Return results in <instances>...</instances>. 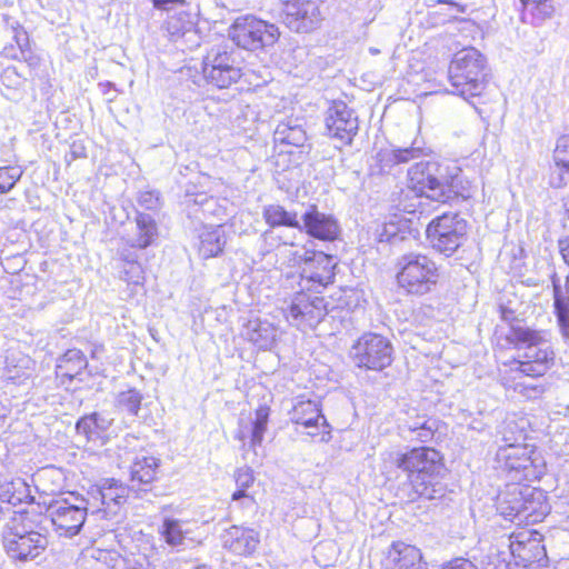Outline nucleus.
Wrapping results in <instances>:
<instances>
[{
	"label": "nucleus",
	"instance_id": "50",
	"mask_svg": "<svg viewBox=\"0 0 569 569\" xmlns=\"http://www.w3.org/2000/svg\"><path fill=\"white\" fill-rule=\"evenodd\" d=\"M121 273H122L121 278L124 281L132 282V283H139L140 279L142 278V276H141L142 269L138 262H133L128 266H124Z\"/></svg>",
	"mask_w": 569,
	"mask_h": 569
},
{
	"label": "nucleus",
	"instance_id": "11",
	"mask_svg": "<svg viewBox=\"0 0 569 569\" xmlns=\"http://www.w3.org/2000/svg\"><path fill=\"white\" fill-rule=\"evenodd\" d=\"M390 341L378 333H363L352 346L350 355L359 368L380 371L392 362Z\"/></svg>",
	"mask_w": 569,
	"mask_h": 569
},
{
	"label": "nucleus",
	"instance_id": "2",
	"mask_svg": "<svg viewBox=\"0 0 569 569\" xmlns=\"http://www.w3.org/2000/svg\"><path fill=\"white\" fill-rule=\"evenodd\" d=\"M497 333L499 339L503 338L508 345L517 349V370L525 376L541 377L553 366L555 351L547 331L512 325L509 330L500 329Z\"/></svg>",
	"mask_w": 569,
	"mask_h": 569
},
{
	"label": "nucleus",
	"instance_id": "56",
	"mask_svg": "<svg viewBox=\"0 0 569 569\" xmlns=\"http://www.w3.org/2000/svg\"><path fill=\"white\" fill-rule=\"evenodd\" d=\"M120 257L126 262L124 266H128V264L133 263V262H138L137 254L134 252L130 251V250H122L120 252Z\"/></svg>",
	"mask_w": 569,
	"mask_h": 569
},
{
	"label": "nucleus",
	"instance_id": "6",
	"mask_svg": "<svg viewBox=\"0 0 569 569\" xmlns=\"http://www.w3.org/2000/svg\"><path fill=\"white\" fill-rule=\"evenodd\" d=\"M533 455L535 451L527 446L510 443L499 447L496 460L513 480L535 481L545 473V462Z\"/></svg>",
	"mask_w": 569,
	"mask_h": 569
},
{
	"label": "nucleus",
	"instance_id": "55",
	"mask_svg": "<svg viewBox=\"0 0 569 569\" xmlns=\"http://www.w3.org/2000/svg\"><path fill=\"white\" fill-rule=\"evenodd\" d=\"M71 160L86 157V149L81 143L73 142L70 147Z\"/></svg>",
	"mask_w": 569,
	"mask_h": 569
},
{
	"label": "nucleus",
	"instance_id": "52",
	"mask_svg": "<svg viewBox=\"0 0 569 569\" xmlns=\"http://www.w3.org/2000/svg\"><path fill=\"white\" fill-rule=\"evenodd\" d=\"M188 201L192 202L194 206H199V207H204V206L214 203V199L212 197H208L204 193H199V194L192 196Z\"/></svg>",
	"mask_w": 569,
	"mask_h": 569
},
{
	"label": "nucleus",
	"instance_id": "7",
	"mask_svg": "<svg viewBox=\"0 0 569 569\" xmlns=\"http://www.w3.org/2000/svg\"><path fill=\"white\" fill-rule=\"evenodd\" d=\"M409 187L421 197L441 202L446 197L450 166L437 161H421L408 170Z\"/></svg>",
	"mask_w": 569,
	"mask_h": 569
},
{
	"label": "nucleus",
	"instance_id": "45",
	"mask_svg": "<svg viewBox=\"0 0 569 569\" xmlns=\"http://www.w3.org/2000/svg\"><path fill=\"white\" fill-rule=\"evenodd\" d=\"M520 2L525 8L530 7L541 19L550 18L555 10L550 0H520Z\"/></svg>",
	"mask_w": 569,
	"mask_h": 569
},
{
	"label": "nucleus",
	"instance_id": "1",
	"mask_svg": "<svg viewBox=\"0 0 569 569\" xmlns=\"http://www.w3.org/2000/svg\"><path fill=\"white\" fill-rule=\"evenodd\" d=\"M442 458L433 448H413L405 453H396L395 463L408 473L413 498L427 500L441 499L446 496L447 487L442 482L445 466Z\"/></svg>",
	"mask_w": 569,
	"mask_h": 569
},
{
	"label": "nucleus",
	"instance_id": "41",
	"mask_svg": "<svg viewBox=\"0 0 569 569\" xmlns=\"http://www.w3.org/2000/svg\"><path fill=\"white\" fill-rule=\"evenodd\" d=\"M234 479L238 490L233 492L232 500L246 499L251 502L252 499L246 493V489L253 483L254 477L252 470L249 467L239 468L234 473Z\"/></svg>",
	"mask_w": 569,
	"mask_h": 569
},
{
	"label": "nucleus",
	"instance_id": "47",
	"mask_svg": "<svg viewBox=\"0 0 569 569\" xmlns=\"http://www.w3.org/2000/svg\"><path fill=\"white\" fill-rule=\"evenodd\" d=\"M377 161L380 166L381 171H390L395 166H397V154L395 152V148L381 149L377 153Z\"/></svg>",
	"mask_w": 569,
	"mask_h": 569
},
{
	"label": "nucleus",
	"instance_id": "44",
	"mask_svg": "<svg viewBox=\"0 0 569 569\" xmlns=\"http://www.w3.org/2000/svg\"><path fill=\"white\" fill-rule=\"evenodd\" d=\"M553 160L556 166L565 168L569 174V136H562L557 140Z\"/></svg>",
	"mask_w": 569,
	"mask_h": 569
},
{
	"label": "nucleus",
	"instance_id": "33",
	"mask_svg": "<svg viewBox=\"0 0 569 569\" xmlns=\"http://www.w3.org/2000/svg\"><path fill=\"white\" fill-rule=\"evenodd\" d=\"M263 219L267 224L271 228L276 227H290L301 229V223L298 219V214L292 211L286 210L280 204H269L263 208L262 211Z\"/></svg>",
	"mask_w": 569,
	"mask_h": 569
},
{
	"label": "nucleus",
	"instance_id": "12",
	"mask_svg": "<svg viewBox=\"0 0 569 569\" xmlns=\"http://www.w3.org/2000/svg\"><path fill=\"white\" fill-rule=\"evenodd\" d=\"M327 315L325 298L312 292H297L284 316L287 321L299 330L313 329Z\"/></svg>",
	"mask_w": 569,
	"mask_h": 569
},
{
	"label": "nucleus",
	"instance_id": "9",
	"mask_svg": "<svg viewBox=\"0 0 569 569\" xmlns=\"http://www.w3.org/2000/svg\"><path fill=\"white\" fill-rule=\"evenodd\" d=\"M467 230V221L458 213H443L428 224L427 238L436 251L450 257L466 240Z\"/></svg>",
	"mask_w": 569,
	"mask_h": 569
},
{
	"label": "nucleus",
	"instance_id": "46",
	"mask_svg": "<svg viewBox=\"0 0 569 569\" xmlns=\"http://www.w3.org/2000/svg\"><path fill=\"white\" fill-rule=\"evenodd\" d=\"M515 391L519 392L528 399H536L545 392V387L541 383L535 382H517L513 387Z\"/></svg>",
	"mask_w": 569,
	"mask_h": 569
},
{
	"label": "nucleus",
	"instance_id": "26",
	"mask_svg": "<svg viewBox=\"0 0 569 569\" xmlns=\"http://www.w3.org/2000/svg\"><path fill=\"white\" fill-rule=\"evenodd\" d=\"M159 459L152 456H138L130 467L131 489L140 491L137 486L150 485L157 476ZM146 491V489H142Z\"/></svg>",
	"mask_w": 569,
	"mask_h": 569
},
{
	"label": "nucleus",
	"instance_id": "10",
	"mask_svg": "<svg viewBox=\"0 0 569 569\" xmlns=\"http://www.w3.org/2000/svg\"><path fill=\"white\" fill-rule=\"evenodd\" d=\"M88 502L83 497L72 496L52 501L47 513L59 536L71 538L78 535L87 518Z\"/></svg>",
	"mask_w": 569,
	"mask_h": 569
},
{
	"label": "nucleus",
	"instance_id": "5",
	"mask_svg": "<svg viewBox=\"0 0 569 569\" xmlns=\"http://www.w3.org/2000/svg\"><path fill=\"white\" fill-rule=\"evenodd\" d=\"M2 546L10 559L27 562L46 550L48 538L39 531L27 529L20 518H13L2 529Z\"/></svg>",
	"mask_w": 569,
	"mask_h": 569
},
{
	"label": "nucleus",
	"instance_id": "8",
	"mask_svg": "<svg viewBox=\"0 0 569 569\" xmlns=\"http://www.w3.org/2000/svg\"><path fill=\"white\" fill-rule=\"evenodd\" d=\"M279 29L273 23L247 14L238 17L229 29L230 39L239 47L256 51L272 46L279 38Z\"/></svg>",
	"mask_w": 569,
	"mask_h": 569
},
{
	"label": "nucleus",
	"instance_id": "34",
	"mask_svg": "<svg viewBox=\"0 0 569 569\" xmlns=\"http://www.w3.org/2000/svg\"><path fill=\"white\" fill-rule=\"evenodd\" d=\"M138 237L132 241L131 247L146 249L151 246L158 236L156 220L148 213L139 212L136 217Z\"/></svg>",
	"mask_w": 569,
	"mask_h": 569
},
{
	"label": "nucleus",
	"instance_id": "38",
	"mask_svg": "<svg viewBox=\"0 0 569 569\" xmlns=\"http://www.w3.org/2000/svg\"><path fill=\"white\" fill-rule=\"evenodd\" d=\"M403 428L413 433V439L427 442L433 437L437 429V420L425 416H417L415 419L408 420Z\"/></svg>",
	"mask_w": 569,
	"mask_h": 569
},
{
	"label": "nucleus",
	"instance_id": "30",
	"mask_svg": "<svg viewBox=\"0 0 569 569\" xmlns=\"http://www.w3.org/2000/svg\"><path fill=\"white\" fill-rule=\"evenodd\" d=\"M526 503L522 509V522L541 521L549 512V505L541 490L525 487Z\"/></svg>",
	"mask_w": 569,
	"mask_h": 569
},
{
	"label": "nucleus",
	"instance_id": "58",
	"mask_svg": "<svg viewBox=\"0 0 569 569\" xmlns=\"http://www.w3.org/2000/svg\"><path fill=\"white\" fill-rule=\"evenodd\" d=\"M557 167H558L560 170H562V171H563V172H560V176H563V173H566V174L568 176L567 178L569 179V174L567 173L566 169H565V168H562V167H559V166H557Z\"/></svg>",
	"mask_w": 569,
	"mask_h": 569
},
{
	"label": "nucleus",
	"instance_id": "16",
	"mask_svg": "<svg viewBox=\"0 0 569 569\" xmlns=\"http://www.w3.org/2000/svg\"><path fill=\"white\" fill-rule=\"evenodd\" d=\"M289 415L291 422L301 425L306 429H311L307 431L308 436L315 438L318 433L313 429L322 427L320 441H328L330 439V426L325 416L321 415L316 401L310 399H297Z\"/></svg>",
	"mask_w": 569,
	"mask_h": 569
},
{
	"label": "nucleus",
	"instance_id": "28",
	"mask_svg": "<svg viewBox=\"0 0 569 569\" xmlns=\"http://www.w3.org/2000/svg\"><path fill=\"white\" fill-rule=\"evenodd\" d=\"M273 140L279 144L302 147L307 141V132L300 119L288 118L278 123L273 132Z\"/></svg>",
	"mask_w": 569,
	"mask_h": 569
},
{
	"label": "nucleus",
	"instance_id": "13",
	"mask_svg": "<svg viewBox=\"0 0 569 569\" xmlns=\"http://www.w3.org/2000/svg\"><path fill=\"white\" fill-rule=\"evenodd\" d=\"M280 18L295 32H310L322 20L320 7L316 0H281Z\"/></svg>",
	"mask_w": 569,
	"mask_h": 569
},
{
	"label": "nucleus",
	"instance_id": "40",
	"mask_svg": "<svg viewBox=\"0 0 569 569\" xmlns=\"http://www.w3.org/2000/svg\"><path fill=\"white\" fill-rule=\"evenodd\" d=\"M268 419H269V408L260 406L256 410L254 420L252 422V428H251L250 446L252 448L261 445V442L263 440L264 432L267 430Z\"/></svg>",
	"mask_w": 569,
	"mask_h": 569
},
{
	"label": "nucleus",
	"instance_id": "29",
	"mask_svg": "<svg viewBox=\"0 0 569 569\" xmlns=\"http://www.w3.org/2000/svg\"><path fill=\"white\" fill-rule=\"evenodd\" d=\"M113 423V418L101 412H92L81 417L76 423L78 435L84 436L88 441L97 440Z\"/></svg>",
	"mask_w": 569,
	"mask_h": 569
},
{
	"label": "nucleus",
	"instance_id": "36",
	"mask_svg": "<svg viewBox=\"0 0 569 569\" xmlns=\"http://www.w3.org/2000/svg\"><path fill=\"white\" fill-rule=\"evenodd\" d=\"M31 500L28 485L22 479H16L4 485L0 492V501L11 506H18Z\"/></svg>",
	"mask_w": 569,
	"mask_h": 569
},
{
	"label": "nucleus",
	"instance_id": "53",
	"mask_svg": "<svg viewBox=\"0 0 569 569\" xmlns=\"http://www.w3.org/2000/svg\"><path fill=\"white\" fill-rule=\"evenodd\" d=\"M500 313H501L502 321L509 323L508 330L512 327V325H515V326L521 325L520 322L517 321L516 315L512 310H510L506 307H501Z\"/></svg>",
	"mask_w": 569,
	"mask_h": 569
},
{
	"label": "nucleus",
	"instance_id": "57",
	"mask_svg": "<svg viewBox=\"0 0 569 569\" xmlns=\"http://www.w3.org/2000/svg\"><path fill=\"white\" fill-rule=\"evenodd\" d=\"M16 39H17V43L21 50V53L24 54V50H23V47L28 43V37H27V33H23V34H17L16 36Z\"/></svg>",
	"mask_w": 569,
	"mask_h": 569
},
{
	"label": "nucleus",
	"instance_id": "43",
	"mask_svg": "<svg viewBox=\"0 0 569 569\" xmlns=\"http://www.w3.org/2000/svg\"><path fill=\"white\" fill-rule=\"evenodd\" d=\"M22 170L19 167H1L0 168V192L10 191L20 180Z\"/></svg>",
	"mask_w": 569,
	"mask_h": 569
},
{
	"label": "nucleus",
	"instance_id": "17",
	"mask_svg": "<svg viewBox=\"0 0 569 569\" xmlns=\"http://www.w3.org/2000/svg\"><path fill=\"white\" fill-rule=\"evenodd\" d=\"M158 532L169 547L178 551L201 541L188 520L164 517Z\"/></svg>",
	"mask_w": 569,
	"mask_h": 569
},
{
	"label": "nucleus",
	"instance_id": "49",
	"mask_svg": "<svg viewBox=\"0 0 569 569\" xmlns=\"http://www.w3.org/2000/svg\"><path fill=\"white\" fill-rule=\"evenodd\" d=\"M138 202L147 210H156L160 207L159 193L154 191L141 192Z\"/></svg>",
	"mask_w": 569,
	"mask_h": 569
},
{
	"label": "nucleus",
	"instance_id": "32",
	"mask_svg": "<svg viewBox=\"0 0 569 569\" xmlns=\"http://www.w3.org/2000/svg\"><path fill=\"white\" fill-rule=\"evenodd\" d=\"M163 30L172 41L184 37L191 40L197 37L196 22L192 16L184 11L170 16L163 24Z\"/></svg>",
	"mask_w": 569,
	"mask_h": 569
},
{
	"label": "nucleus",
	"instance_id": "22",
	"mask_svg": "<svg viewBox=\"0 0 569 569\" xmlns=\"http://www.w3.org/2000/svg\"><path fill=\"white\" fill-rule=\"evenodd\" d=\"M526 503L525 487L519 485L508 486L505 492L498 495L497 508L501 516L511 521L522 522V509Z\"/></svg>",
	"mask_w": 569,
	"mask_h": 569
},
{
	"label": "nucleus",
	"instance_id": "27",
	"mask_svg": "<svg viewBox=\"0 0 569 569\" xmlns=\"http://www.w3.org/2000/svg\"><path fill=\"white\" fill-rule=\"evenodd\" d=\"M553 289V306L560 331L565 337L569 335V283L566 281L565 290L556 272L551 274Z\"/></svg>",
	"mask_w": 569,
	"mask_h": 569
},
{
	"label": "nucleus",
	"instance_id": "42",
	"mask_svg": "<svg viewBox=\"0 0 569 569\" xmlns=\"http://www.w3.org/2000/svg\"><path fill=\"white\" fill-rule=\"evenodd\" d=\"M142 401V395L136 389L121 391L118 395L117 403L131 416H137Z\"/></svg>",
	"mask_w": 569,
	"mask_h": 569
},
{
	"label": "nucleus",
	"instance_id": "59",
	"mask_svg": "<svg viewBox=\"0 0 569 569\" xmlns=\"http://www.w3.org/2000/svg\"><path fill=\"white\" fill-rule=\"evenodd\" d=\"M370 52L372 54H378L380 51L378 49H375V48H370Z\"/></svg>",
	"mask_w": 569,
	"mask_h": 569
},
{
	"label": "nucleus",
	"instance_id": "20",
	"mask_svg": "<svg viewBox=\"0 0 569 569\" xmlns=\"http://www.w3.org/2000/svg\"><path fill=\"white\" fill-rule=\"evenodd\" d=\"M511 553L523 566L540 562L546 558V549L540 539L531 532H519L510 543Z\"/></svg>",
	"mask_w": 569,
	"mask_h": 569
},
{
	"label": "nucleus",
	"instance_id": "37",
	"mask_svg": "<svg viewBox=\"0 0 569 569\" xmlns=\"http://www.w3.org/2000/svg\"><path fill=\"white\" fill-rule=\"evenodd\" d=\"M203 78L206 81L217 88H229L236 83L242 76L241 69L234 63L226 68L204 71Z\"/></svg>",
	"mask_w": 569,
	"mask_h": 569
},
{
	"label": "nucleus",
	"instance_id": "23",
	"mask_svg": "<svg viewBox=\"0 0 569 569\" xmlns=\"http://www.w3.org/2000/svg\"><path fill=\"white\" fill-rule=\"evenodd\" d=\"M198 252L203 259L219 256L226 246L222 226H204L198 234Z\"/></svg>",
	"mask_w": 569,
	"mask_h": 569
},
{
	"label": "nucleus",
	"instance_id": "24",
	"mask_svg": "<svg viewBox=\"0 0 569 569\" xmlns=\"http://www.w3.org/2000/svg\"><path fill=\"white\" fill-rule=\"evenodd\" d=\"M130 490L132 489L116 479H106L99 489L101 502L106 507L104 513L116 515L120 506L126 503Z\"/></svg>",
	"mask_w": 569,
	"mask_h": 569
},
{
	"label": "nucleus",
	"instance_id": "51",
	"mask_svg": "<svg viewBox=\"0 0 569 569\" xmlns=\"http://www.w3.org/2000/svg\"><path fill=\"white\" fill-rule=\"evenodd\" d=\"M442 569H479L472 561L466 558H456L445 565Z\"/></svg>",
	"mask_w": 569,
	"mask_h": 569
},
{
	"label": "nucleus",
	"instance_id": "21",
	"mask_svg": "<svg viewBox=\"0 0 569 569\" xmlns=\"http://www.w3.org/2000/svg\"><path fill=\"white\" fill-rule=\"evenodd\" d=\"M221 542L223 548L231 552L246 556L256 550L259 543V537L253 529L231 526L221 535Z\"/></svg>",
	"mask_w": 569,
	"mask_h": 569
},
{
	"label": "nucleus",
	"instance_id": "39",
	"mask_svg": "<svg viewBox=\"0 0 569 569\" xmlns=\"http://www.w3.org/2000/svg\"><path fill=\"white\" fill-rule=\"evenodd\" d=\"M236 60L230 52L220 46L212 47L203 58L202 73L209 70L226 68L234 64Z\"/></svg>",
	"mask_w": 569,
	"mask_h": 569
},
{
	"label": "nucleus",
	"instance_id": "4",
	"mask_svg": "<svg viewBox=\"0 0 569 569\" xmlns=\"http://www.w3.org/2000/svg\"><path fill=\"white\" fill-rule=\"evenodd\" d=\"M397 268L398 284L411 295L422 296L430 292L440 277L436 262L418 252L401 256Z\"/></svg>",
	"mask_w": 569,
	"mask_h": 569
},
{
	"label": "nucleus",
	"instance_id": "31",
	"mask_svg": "<svg viewBox=\"0 0 569 569\" xmlns=\"http://www.w3.org/2000/svg\"><path fill=\"white\" fill-rule=\"evenodd\" d=\"M446 197L441 200L442 203L461 198L469 200L476 192V187L470 180L461 174V170L456 166H450V178H448Z\"/></svg>",
	"mask_w": 569,
	"mask_h": 569
},
{
	"label": "nucleus",
	"instance_id": "15",
	"mask_svg": "<svg viewBox=\"0 0 569 569\" xmlns=\"http://www.w3.org/2000/svg\"><path fill=\"white\" fill-rule=\"evenodd\" d=\"M325 123L328 136L339 140L343 146L351 144L359 130L358 116L343 101H335L328 108Z\"/></svg>",
	"mask_w": 569,
	"mask_h": 569
},
{
	"label": "nucleus",
	"instance_id": "19",
	"mask_svg": "<svg viewBox=\"0 0 569 569\" xmlns=\"http://www.w3.org/2000/svg\"><path fill=\"white\" fill-rule=\"evenodd\" d=\"M425 566L420 550L402 541L393 542L383 560L385 569H420Z\"/></svg>",
	"mask_w": 569,
	"mask_h": 569
},
{
	"label": "nucleus",
	"instance_id": "25",
	"mask_svg": "<svg viewBox=\"0 0 569 569\" xmlns=\"http://www.w3.org/2000/svg\"><path fill=\"white\" fill-rule=\"evenodd\" d=\"M277 328L268 320L250 319L244 328L246 338L259 349H270L277 337Z\"/></svg>",
	"mask_w": 569,
	"mask_h": 569
},
{
	"label": "nucleus",
	"instance_id": "3",
	"mask_svg": "<svg viewBox=\"0 0 569 569\" xmlns=\"http://www.w3.org/2000/svg\"><path fill=\"white\" fill-rule=\"evenodd\" d=\"M486 58L475 48L458 51L448 68L450 93L466 100L480 96L486 88Z\"/></svg>",
	"mask_w": 569,
	"mask_h": 569
},
{
	"label": "nucleus",
	"instance_id": "48",
	"mask_svg": "<svg viewBox=\"0 0 569 569\" xmlns=\"http://www.w3.org/2000/svg\"><path fill=\"white\" fill-rule=\"evenodd\" d=\"M397 154V163H407L410 160H415L421 157L422 149L419 147H407V148H395Z\"/></svg>",
	"mask_w": 569,
	"mask_h": 569
},
{
	"label": "nucleus",
	"instance_id": "14",
	"mask_svg": "<svg viewBox=\"0 0 569 569\" xmlns=\"http://www.w3.org/2000/svg\"><path fill=\"white\" fill-rule=\"evenodd\" d=\"M295 263L301 266V277L308 282L326 287L335 278L336 258L322 251L302 248L295 252Z\"/></svg>",
	"mask_w": 569,
	"mask_h": 569
},
{
	"label": "nucleus",
	"instance_id": "35",
	"mask_svg": "<svg viewBox=\"0 0 569 569\" xmlns=\"http://www.w3.org/2000/svg\"><path fill=\"white\" fill-rule=\"evenodd\" d=\"M88 366L84 355L78 349L68 350L60 359L57 370L62 377L70 380L76 378Z\"/></svg>",
	"mask_w": 569,
	"mask_h": 569
},
{
	"label": "nucleus",
	"instance_id": "18",
	"mask_svg": "<svg viewBox=\"0 0 569 569\" xmlns=\"http://www.w3.org/2000/svg\"><path fill=\"white\" fill-rule=\"evenodd\" d=\"M302 222L300 230L319 240L333 241L341 232L340 224L333 216L320 212L316 208L303 213Z\"/></svg>",
	"mask_w": 569,
	"mask_h": 569
},
{
	"label": "nucleus",
	"instance_id": "54",
	"mask_svg": "<svg viewBox=\"0 0 569 569\" xmlns=\"http://www.w3.org/2000/svg\"><path fill=\"white\" fill-rule=\"evenodd\" d=\"M154 8L160 10H169L176 4L184 3V0H152Z\"/></svg>",
	"mask_w": 569,
	"mask_h": 569
},
{
	"label": "nucleus",
	"instance_id": "60",
	"mask_svg": "<svg viewBox=\"0 0 569 569\" xmlns=\"http://www.w3.org/2000/svg\"><path fill=\"white\" fill-rule=\"evenodd\" d=\"M567 216H568V219H569V209L567 210Z\"/></svg>",
	"mask_w": 569,
	"mask_h": 569
}]
</instances>
